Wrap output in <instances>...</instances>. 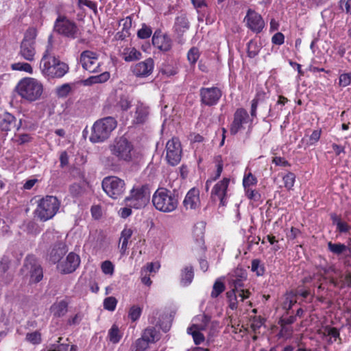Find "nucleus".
Masks as SVG:
<instances>
[{"mask_svg": "<svg viewBox=\"0 0 351 351\" xmlns=\"http://www.w3.org/2000/svg\"><path fill=\"white\" fill-rule=\"evenodd\" d=\"M252 271L255 272L257 276H263L265 272V268L261 264V261L258 259H254L252 261L251 265Z\"/></svg>", "mask_w": 351, "mask_h": 351, "instance_id": "48", "label": "nucleus"}, {"mask_svg": "<svg viewBox=\"0 0 351 351\" xmlns=\"http://www.w3.org/2000/svg\"><path fill=\"white\" fill-rule=\"evenodd\" d=\"M68 65L57 59L56 64H54V66L48 73L47 77L51 78L62 77L68 72Z\"/></svg>", "mask_w": 351, "mask_h": 351, "instance_id": "28", "label": "nucleus"}, {"mask_svg": "<svg viewBox=\"0 0 351 351\" xmlns=\"http://www.w3.org/2000/svg\"><path fill=\"white\" fill-rule=\"evenodd\" d=\"M60 165L62 167L66 166L69 163V157L66 152L61 153L60 156Z\"/></svg>", "mask_w": 351, "mask_h": 351, "instance_id": "64", "label": "nucleus"}, {"mask_svg": "<svg viewBox=\"0 0 351 351\" xmlns=\"http://www.w3.org/2000/svg\"><path fill=\"white\" fill-rule=\"evenodd\" d=\"M229 182L230 180L228 178H223L218 182L212 189V198L215 200L217 198L220 201V205L223 206L226 204Z\"/></svg>", "mask_w": 351, "mask_h": 351, "instance_id": "15", "label": "nucleus"}, {"mask_svg": "<svg viewBox=\"0 0 351 351\" xmlns=\"http://www.w3.org/2000/svg\"><path fill=\"white\" fill-rule=\"evenodd\" d=\"M15 117L0 108V129L10 131L14 125Z\"/></svg>", "mask_w": 351, "mask_h": 351, "instance_id": "26", "label": "nucleus"}, {"mask_svg": "<svg viewBox=\"0 0 351 351\" xmlns=\"http://www.w3.org/2000/svg\"><path fill=\"white\" fill-rule=\"evenodd\" d=\"M149 347V343L144 339L140 337L137 339L132 345L131 351H145Z\"/></svg>", "mask_w": 351, "mask_h": 351, "instance_id": "40", "label": "nucleus"}, {"mask_svg": "<svg viewBox=\"0 0 351 351\" xmlns=\"http://www.w3.org/2000/svg\"><path fill=\"white\" fill-rule=\"evenodd\" d=\"M102 272L106 275L112 276L114 271V266L110 261H105L101 265Z\"/></svg>", "mask_w": 351, "mask_h": 351, "instance_id": "45", "label": "nucleus"}, {"mask_svg": "<svg viewBox=\"0 0 351 351\" xmlns=\"http://www.w3.org/2000/svg\"><path fill=\"white\" fill-rule=\"evenodd\" d=\"M152 203L156 210L162 213H171L177 208L178 200L171 191L159 188L152 196Z\"/></svg>", "mask_w": 351, "mask_h": 351, "instance_id": "5", "label": "nucleus"}, {"mask_svg": "<svg viewBox=\"0 0 351 351\" xmlns=\"http://www.w3.org/2000/svg\"><path fill=\"white\" fill-rule=\"evenodd\" d=\"M321 133H322L321 130H316L312 132V134H311V136L309 137L310 145H312L315 144L317 142H318V141L319 140L320 136H321Z\"/></svg>", "mask_w": 351, "mask_h": 351, "instance_id": "57", "label": "nucleus"}, {"mask_svg": "<svg viewBox=\"0 0 351 351\" xmlns=\"http://www.w3.org/2000/svg\"><path fill=\"white\" fill-rule=\"evenodd\" d=\"M69 303L67 299L57 300L50 307L51 313L56 317L64 316L68 312Z\"/></svg>", "mask_w": 351, "mask_h": 351, "instance_id": "24", "label": "nucleus"}, {"mask_svg": "<svg viewBox=\"0 0 351 351\" xmlns=\"http://www.w3.org/2000/svg\"><path fill=\"white\" fill-rule=\"evenodd\" d=\"M117 122L112 117H107L95 121L92 127L89 140L94 143L107 140L117 128Z\"/></svg>", "mask_w": 351, "mask_h": 351, "instance_id": "4", "label": "nucleus"}, {"mask_svg": "<svg viewBox=\"0 0 351 351\" xmlns=\"http://www.w3.org/2000/svg\"><path fill=\"white\" fill-rule=\"evenodd\" d=\"M248 120L249 115L247 111L243 108L238 109L234 114V119L230 125V132L231 134H237L243 128V125L247 123Z\"/></svg>", "mask_w": 351, "mask_h": 351, "instance_id": "18", "label": "nucleus"}, {"mask_svg": "<svg viewBox=\"0 0 351 351\" xmlns=\"http://www.w3.org/2000/svg\"><path fill=\"white\" fill-rule=\"evenodd\" d=\"M154 60L149 58L134 64L132 67V71L134 75L137 77H145L151 75L154 69Z\"/></svg>", "mask_w": 351, "mask_h": 351, "instance_id": "19", "label": "nucleus"}, {"mask_svg": "<svg viewBox=\"0 0 351 351\" xmlns=\"http://www.w3.org/2000/svg\"><path fill=\"white\" fill-rule=\"evenodd\" d=\"M108 337L110 342L117 343L122 337V333L119 327L114 324L108 331Z\"/></svg>", "mask_w": 351, "mask_h": 351, "instance_id": "36", "label": "nucleus"}, {"mask_svg": "<svg viewBox=\"0 0 351 351\" xmlns=\"http://www.w3.org/2000/svg\"><path fill=\"white\" fill-rule=\"evenodd\" d=\"M132 20L131 16H127L119 21V26L122 27V31L117 34L118 38L123 39L130 35V29L132 27Z\"/></svg>", "mask_w": 351, "mask_h": 351, "instance_id": "32", "label": "nucleus"}, {"mask_svg": "<svg viewBox=\"0 0 351 351\" xmlns=\"http://www.w3.org/2000/svg\"><path fill=\"white\" fill-rule=\"evenodd\" d=\"M335 221H337V228L340 232H346L349 230L350 227L346 223L337 219Z\"/></svg>", "mask_w": 351, "mask_h": 351, "instance_id": "60", "label": "nucleus"}, {"mask_svg": "<svg viewBox=\"0 0 351 351\" xmlns=\"http://www.w3.org/2000/svg\"><path fill=\"white\" fill-rule=\"evenodd\" d=\"M111 155L118 161L130 162L136 156V151L133 143L124 136L116 138L110 145Z\"/></svg>", "mask_w": 351, "mask_h": 351, "instance_id": "2", "label": "nucleus"}, {"mask_svg": "<svg viewBox=\"0 0 351 351\" xmlns=\"http://www.w3.org/2000/svg\"><path fill=\"white\" fill-rule=\"evenodd\" d=\"M82 319V315L80 313H77L75 314L74 315L71 316L67 319V324L70 325V326L77 325V324H80Z\"/></svg>", "mask_w": 351, "mask_h": 351, "instance_id": "56", "label": "nucleus"}, {"mask_svg": "<svg viewBox=\"0 0 351 351\" xmlns=\"http://www.w3.org/2000/svg\"><path fill=\"white\" fill-rule=\"evenodd\" d=\"M117 300L114 297H108L104 301V307L105 309L113 311L116 308Z\"/></svg>", "mask_w": 351, "mask_h": 351, "instance_id": "49", "label": "nucleus"}, {"mask_svg": "<svg viewBox=\"0 0 351 351\" xmlns=\"http://www.w3.org/2000/svg\"><path fill=\"white\" fill-rule=\"evenodd\" d=\"M189 28V23L185 15L182 14L176 19L174 31L178 36H182Z\"/></svg>", "mask_w": 351, "mask_h": 351, "instance_id": "30", "label": "nucleus"}, {"mask_svg": "<svg viewBox=\"0 0 351 351\" xmlns=\"http://www.w3.org/2000/svg\"><path fill=\"white\" fill-rule=\"evenodd\" d=\"M66 252L67 249L66 245L62 242H60L56 244L51 249L49 253V259L53 263H58Z\"/></svg>", "mask_w": 351, "mask_h": 351, "instance_id": "27", "label": "nucleus"}, {"mask_svg": "<svg viewBox=\"0 0 351 351\" xmlns=\"http://www.w3.org/2000/svg\"><path fill=\"white\" fill-rule=\"evenodd\" d=\"M102 189L112 199L120 197L125 190V181L117 176H108L102 181Z\"/></svg>", "mask_w": 351, "mask_h": 351, "instance_id": "8", "label": "nucleus"}, {"mask_svg": "<svg viewBox=\"0 0 351 351\" xmlns=\"http://www.w3.org/2000/svg\"><path fill=\"white\" fill-rule=\"evenodd\" d=\"M19 53L21 57L27 61L34 60L36 49L34 38L29 37L27 35L25 36L21 44Z\"/></svg>", "mask_w": 351, "mask_h": 351, "instance_id": "17", "label": "nucleus"}, {"mask_svg": "<svg viewBox=\"0 0 351 351\" xmlns=\"http://www.w3.org/2000/svg\"><path fill=\"white\" fill-rule=\"evenodd\" d=\"M11 68L14 71H21L32 74L33 69L32 66L27 62H16L11 65Z\"/></svg>", "mask_w": 351, "mask_h": 351, "instance_id": "42", "label": "nucleus"}, {"mask_svg": "<svg viewBox=\"0 0 351 351\" xmlns=\"http://www.w3.org/2000/svg\"><path fill=\"white\" fill-rule=\"evenodd\" d=\"M149 108L141 102H138L134 114L133 122L135 124H141L145 123L149 116Z\"/></svg>", "mask_w": 351, "mask_h": 351, "instance_id": "25", "label": "nucleus"}, {"mask_svg": "<svg viewBox=\"0 0 351 351\" xmlns=\"http://www.w3.org/2000/svg\"><path fill=\"white\" fill-rule=\"evenodd\" d=\"M99 55L93 51L86 50L81 53L80 62L86 71L90 73L101 71V62L99 59Z\"/></svg>", "mask_w": 351, "mask_h": 351, "instance_id": "10", "label": "nucleus"}, {"mask_svg": "<svg viewBox=\"0 0 351 351\" xmlns=\"http://www.w3.org/2000/svg\"><path fill=\"white\" fill-rule=\"evenodd\" d=\"M282 180L284 182L285 187H286L288 190H291L294 185L295 176L294 173L289 172L282 177Z\"/></svg>", "mask_w": 351, "mask_h": 351, "instance_id": "44", "label": "nucleus"}, {"mask_svg": "<svg viewBox=\"0 0 351 351\" xmlns=\"http://www.w3.org/2000/svg\"><path fill=\"white\" fill-rule=\"evenodd\" d=\"M193 279V270L191 267H186L182 271L181 284L183 286L190 285Z\"/></svg>", "mask_w": 351, "mask_h": 351, "instance_id": "35", "label": "nucleus"}, {"mask_svg": "<svg viewBox=\"0 0 351 351\" xmlns=\"http://www.w3.org/2000/svg\"><path fill=\"white\" fill-rule=\"evenodd\" d=\"M131 208L132 207H130V206L129 207L121 208L119 210V215L122 218H127L128 217H129L132 214Z\"/></svg>", "mask_w": 351, "mask_h": 351, "instance_id": "62", "label": "nucleus"}, {"mask_svg": "<svg viewBox=\"0 0 351 351\" xmlns=\"http://www.w3.org/2000/svg\"><path fill=\"white\" fill-rule=\"evenodd\" d=\"M16 90L22 99L33 102L40 99L43 93V85L37 79L24 77L18 82Z\"/></svg>", "mask_w": 351, "mask_h": 351, "instance_id": "3", "label": "nucleus"}, {"mask_svg": "<svg viewBox=\"0 0 351 351\" xmlns=\"http://www.w3.org/2000/svg\"><path fill=\"white\" fill-rule=\"evenodd\" d=\"M271 40L274 44L280 45L284 43L285 36L282 33L278 32L272 36Z\"/></svg>", "mask_w": 351, "mask_h": 351, "instance_id": "59", "label": "nucleus"}, {"mask_svg": "<svg viewBox=\"0 0 351 351\" xmlns=\"http://www.w3.org/2000/svg\"><path fill=\"white\" fill-rule=\"evenodd\" d=\"M152 43L163 51H167L171 48V40L167 35L155 33L152 37Z\"/></svg>", "mask_w": 351, "mask_h": 351, "instance_id": "23", "label": "nucleus"}, {"mask_svg": "<svg viewBox=\"0 0 351 351\" xmlns=\"http://www.w3.org/2000/svg\"><path fill=\"white\" fill-rule=\"evenodd\" d=\"M141 338L146 340L149 344L154 343L160 339L159 332L154 327H148L143 332Z\"/></svg>", "mask_w": 351, "mask_h": 351, "instance_id": "33", "label": "nucleus"}, {"mask_svg": "<svg viewBox=\"0 0 351 351\" xmlns=\"http://www.w3.org/2000/svg\"><path fill=\"white\" fill-rule=\"evenodd\" d=\"M91 213L94 218L99 219L101 216V210L99 206H93L91 208Z\"/></svg>", "mask_w": 351, "mask_h": 351, "instance_id": "63", "label": "nucleus"}, {"mask_svg": "<svg viewBox=\"0 0 351 351\" xmlns=\"http://www.w3.org/2000/svg\"><path fill=\"white\" fill-rule=\"evenodd\" d=\"M209 320V318L204 315H197L193 318L192 326L188 328V333L193 336L196 345L204 342V336L200 331L204 330L206 328Z\"/></svg>", "mask_w": 351, "mask_h": 351, "instance_id": "11", "label": "nucleus"}, {"mask_svg": "<svg viewBox=\"0 0 351 351\" xmlns=\"http://www.w3.org/2000/svg\"><path fill=\"white\" fill-rule=\"evenodd\" d=\"M202 102L206 106L215 105L221 97V91L217 87L202 88L200 89Z\"/></svg>", "mask_w": 351, "mask_h": 351, "instance_id": "14", "label": "nucleus"}, {"mask_svg": "<svg viewBox=\"0 0 351 351\" xmlns=\"http://www.w3.org/2000/svg\"><path fill=\"white\" fill-rule=\"evenodd\" d=\"M328 247L332 253L337 255L343 253L348 249V247L344 244L340 243H333L330 241L328 243Z\"/></svg>", "mask_w": 351, "mask_h": 351, "instance_id": "38", "label": "nucleus"}, {"mask_svg": "<svg viewBox=\"0 0 351 351\" xmlns=\"http://www.w3.org/2000/svg\"><path fill=\"white\" fill-rule=\"evenodd\" d=\"M25 268L29 270L30 280L32 282H38L43 278V269L39 265L26 263Z\"/></svg>", "mask_w": 351, "mask_h": 351, "instance_id": "29", "label": "nucleus"}, {"mask_svg": "<svg viewBox=\"0 0 351 351\" xmlns=\"http://www.w3.org/2000/svg\"><path fill=\"white\" fill-rule=\"evenodd\" d=\"M244 22L247 27L254 33H260L265 27V22L262 16L252 10H248Z\"/></svg>", "mask_w": 351, "mask_h": 351, "instance_id": "13", "label": "nucleus"}, {"mask_svg": "<svg viewBox=\"0 0 351 351\" xmlns=\"http://www.w3.org/2000/svg\"><path fill=\"white\" fill-rule=\"evenodd\" d=\"M80 256L71 252L68 254L65 260L61 261L58 265V269L62 274H70L73 272L80 265Z\"/></svg>", "mask_w": 351, "mask_h": 351, "instance_id": "16", "label": "nucleus"}, {"mask_svg": "<svg viewBox=\"0 0 351 351\" xmlns=\"http://www.w3.org/2000/svg\"><path fill=\"white\" fill-rule=\"evenodd\" d=\"M256 178L251 173H247L243 178V184L245 189L250 188L251 186L256 185Z\"/></svg>", "mask_w": 351, "mask_h": 351, "instance_id": "51", "label": "nucleus"}, {"mask_svg": "<svg viewBox=\"0 0 351 351\" xmlns=\"http://www.w3.org/2000/svg\"><path fill=\"white\" fill-rule=\"evenodd\" d=\"M152 34V29L144 24L143 25L142 27L138 31L137 36L141 39H145L150 37Z\"/></svg>", "mask_w": 351, "mask_h": 351, "instance_id": "53", "label": "nucleus"}, {"mask_svg": "<svg viewBox=\"0 0 351 351\" xmlns=\"http://www.w3.org/2000/svg\"><path fill=\"white\" fill-rule=\"evenodd\" d=\"M60 203L56 197L46 196L40 200L34 213L40 220L45 221L56 215Z\"/></svg>", "mask_w": 351, "mask_h": 351, "instance_id": "6", "label": "nucleus"}, {"mask_svg": "<svg viewBox=\"0 0 351 351\" xmlns=\"http://www.w3.org/2000/svg\"><path fill=\"white\" fill-rule=\"evenodd\" d=\"M261 49V45L256 41L252 40L247 44V54L250 58H254L258 55Z\"/></svg>", "mask_w": 351, "mask_h": 351, "instance_id": "41", "label": "nucleus"}, {"mask_svg": "<svg viewBox=\"0 0 351 351\" xmlns=\"http://www.w3.org/2000/svg\"><path fill=\"white\" fill-rule=\"evenodd\" d=\"M142 313V308L138 306H132L128 313V317L132 321L136 322L139 319Z\"/></svg>", "mask_w": 351, "mask_h": 351, "instance_id": "43", "label": "nucleus"}, {"mask_svg": "<svg viewBox=\"0 0 351 351\" xmlns=\"http://www.w3.org/2000/svg\"><path fill=\"white\" fill-rule=\"evenodd\" d=\"M225 289L223 283L217 280L213 285V291L211 292V297L217 298L220 293H221Z\"/></svg>", "mask_w": 351, "mask_h": 351, "instance_id": "46", "label": "nucleus"}, {"mask_svg": "<svg viewBox=\"0 0 351 351\" xmlns=\"http://www.w3.org/2000/svg\"><path fill=\"white\" fill-rule=\"evenodd\" d=\"M246 279V272L241 268H237L228 274V281L232 289L228 291L226 295L231 309H237L240 302H243L250 297L249 290L243 289Z\"/></svg>", "mask_w": 351, "mask_h": 351, "instance_id": "1", "label": "nucleus"}, {"mask_svg": "<svg viewBox=\"0 0 351 351\" xmlns=\"http://www.w3.org/2000/svg\"><path fill=\"white\" fill-rule=\"evenodd\" d=\"M110 73L107 71L103 72L102 73L94 75L88 77L86 81L85 84L86 85L98 84V83H104L107 82L110 78Z\"/></svg>", "mask_w": 351, "mask_h": 351, "instance_id": "34", "label": "nucleus"}, {"mask_svg": "<svg viewBox=\"0 0 351 351\" xmlns=\"http://www.w3.org/2000/svg\"><path fill=\"white\" fill-rule=\"evenodd\" d=\"M199 57V52L198 49L195 47L191 48L187 54L188 60L191 64L196 63Z\"/></svg>", "mask_w": 351, "mask_h": 351, "instance_id": "52", "label": "nucleus"}, {"mask_svg": "<svg viewBox=\"0 0 351 351\" xmlns=\"http://www.w3.org/2000/svg\"><path fill=\"white\" fill-rule=\"evenodd\" d=\"M182 148L180 141L172 138L166 145V158L171 165H176L181 160Z\"/></svg>", "mask_w": 351, "mask_h": 351, "instance_id": "12", "label": "nucleus"}, {"mask_svg": "<svg viewBox=\"0 0 351 351\" xmlns=\"http://www.w3.org/2000/svg\"><path fill=\"white\" fill-rule=\"evenodd\" d=\"M191 2L198 12H200L202 9H204L206 7L204 0H191Z\"/></svg>", "mask_w": 351, "mask_h": 351, "instance_id": "61", "label": "nucleus"}, {"mask_svg": "<svg viewBox=\"0 0 351 351\" xmlns=\"http://www.w3.org/2000/svg\"><path fill=\"white\" fill-rule=\"evenodd\" d=\"M133 234V230L129 228H125L121 232L119 239L120 252L121 254H124L128 249V241Z\"/></svg>", "mask_w": 351, "mask_h": 351, "instance_id": "31", "label": "nucleus"}, {"mask_svg": "<svg viewBox=\"0 0 351 351\" xmlns=\"http://www.w3.org/2000/svg\"><path fill=\"white\" fill-rule=\"evenodd\" d=\"M117 106L121 110H128L131 106V101L128 97L121 96L117 101Z\"/></svg>", "mask_w": 351, "mask_h": 351, "instance_id": "50", "label": "nucleus"}, {"mask_svg": "<svg viewBox=\"0 0 351 351\" xmlns=\"http://www.w3.org/2000/svg\"><path fill=\"white\" fill-rule=\"evenodd\" d=\"M150 192L149 188L145 186L134 187L125 201L127 205L136 209L145 207L149 201Z\"/></svg>", "mask_w": 351, "mask_h": 351, "instance_id": "7", "label": "nucleus"}, {"mask_svg": "<svg viewBox=\"0 0 351 351\" xmlns=\"http://www.w3.org/2000/svg\"><path fill=\"white\" fill-rule=\"evenodd\" d=\"M223 171V163L221 161V158L220 156H218L217 158V170L215 176L212 177L210 179L208 180L206 183V190H208L209 189V184L213 182L216 180L217 178H219L221 176V173Z\"/></svg>", "mask_w": 351, "mask_h": 351, "instance_id": "39", "label": "nucleus"}, {"mask_svg": "<svg viewBox=\"0 0 351 351\" xmlns=\"http://www.w3.org/2000/svg\"><path fill=\"white\" fill-rule=\"evenodd\" d=\"M120 56L125 62H133L142 58L141 52L132 45L123 47L120 50Z\"/></svg>", "mask_w": 351, "mask_h": 351, "instance_id": "22", "label": "nucleus"}, {"mask_svg": "<svg viewBox=\"0 0 351 351\" xmlns=\"http://www.w3.org/2000/svg\"><path fill=\"white\" fill-rule=\"evenodd\" d=\"M26 339L27 341L33 344L40 343L41 341L40 333L37 331L31 333H27L26 335Z\"/></svg>", "mask_w": 351, "mask_h": 351, "instance_id": "54", "label": "nucleus"}, {"mask_svg": "<svg viewBox=\"0 0 351 351\" xmlns=\"http://www.w3.org/2000/svg\"><path fill=\"white\" fill-rule=\"evenodd\" d=\"M71 90V87L69 84H64L56 89L57 95L60 97H66Z\"/></svg>", "mask_w": 351, "mask_h": 351, "instance_id": "47", "label": "nucleus"}, {"mask_svg": "<svg viewBox=\"0 0 351 351\" xmlns=\"http://www.w3.org/2000/svg\"><path fill=\"white\" fill-rule=\"evenodd\" d=\"M161 73L169 77L176 75L177 73V71L173 66L166 65L161 69Z\"/></svg>", "mask_w": 351, "mask_h": 351, "instance_id": "58", "label": "nucleus"}, {"mask_svg": "<svg viewBox=\"0 0 351 351\" xmlns=\"http://www.w3.org/2000/svg\"><path fill=\"white\" fill-rule=\"evenodd\" d=\"M326 337H329L328 341L330 343L335 342L339 337V332L335 328L326 327L322 332Z\"/></svg>", "mask_w": 351, "mask_h": 351, "instance_id": "37", "label": "nucleus"}, {"mask_svg": "<svg viewBox=\"0 0 351 351\" xmlns=\"http://www.w3.org/2000/svg\"><path fill=\"white\" fill-rule=\"evenodd\" d=\"M351 82V73H343L339 75V85L342 87L348 86Z\"/></svg>", "mask_w": 351, "mask_h": 351, "instance_id": "55", "label": "nucleus"}, {"mask_svg": "<svg viewBox=\"0 0 351 351\" xmlns=\"http://www.w3.org/2000/svg\"><path fill=\"white\" fill-rule=\"evenodd\" d=\"M51 47L49 45L42 57L40 63V68L42 73L47 76L50 70L54 66L57 58L51 54Z\"/></svg>", "mask_w": 351, "mask_h": 351, "instance_id": "20", "label": "nucleus"}, {"mask_svg": "<svg viewBox=\"0 0 351 351\" xmlns=\"http://www.w3.org/2000/svg\"><path fill=\"white\" fill-rule=\"evenodd\" d=\"M186 209H196L199 206V191L196 188H192L186 193L183 201Z\"/></svg>", "mask_w": 351, "mask_h": 351, "instance_id": "21", "label": "nucleus"}, {"mask_svg": "<svg viewBox=\"0 0 351 351\" xmlns=\"http://www.w3.org/2000/svg\"><path fill=\"white\" fill-rule=\"evenodd\" d=\"M53 30L60 35L71 38H75L78 32L76 24L64 16H59L56 19L54 23Z\"/></svg>", "mask_w": 351, "mask_h": 351, "instance_id": "9", "label": "nucleus"}]
</instances>
